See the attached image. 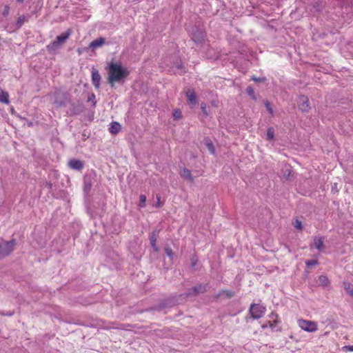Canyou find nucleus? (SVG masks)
Returning <instances> with one entry per match:
<instances>
[{
  "instance_id": "obj_1",
  "label": "nucleus",
  "mask_w": 353,
  "mask_h": 353,
  "mask_svg": "<svg viewBox=\"0 0 353 353\" xmlns=\"http://www.w3.org/2000/svg\"><path fill=\"white\" fill-rule=\"evenodd\" d=\"M108 81L114 87L115 83H123L126 77L129 75V71L122 66L120 62H111L108 66Z\"/></svg>"
},
{
  "instance_id": "obj_2",
  "label": "nucleus",
  "mask_w": 353,
  "mask_h": 353,
  "mask_svg": "<svg viewBox=\"0 0 353 353\" xmlns=\"http://www.w3.org/2000/svg\"><path fill=\"white\" fill-rule=\"evenodd\" d=\"M72 31L70 29H68L66 32L62 33L61 34L57 36L55 40L51 42L50 44L47 46V49L50 52H54L58 49L61 48V46L66 42L70 36Z\"/></svg>"
},
{
  "instance_id": "obj_3",
  "label": "nucleus",
  "mask_w": 353,
  "mask_h": 353,
  "mask_svg": "<svg viewBox=\"0 0 353 353\" xmlns=\"http://www.w3.org/2000/svg\"><path fill=\"white\" fill-rule=\"evenodd\" d=\"M16 241L12 239L9 241H0V259L8 256L14 248Z\"/></svg>"
},
{
  "instance_id": "obj_4",
  "label": "nucleus",
  "mask_w": 353,
  "mask_h": 353,
  "mask_svg": "<svg viewBox=\"0 0 353 353\" xmlns=\"http://www.w3.org/2000/svg\"><path fill=\"white\" fill-rule=\"evenodd\" d=\"M208 284H199L196 286H194L191 288H189L186 292L184 294H180L179 297H185L187 298L191 296H196L199 294H203L208 291Z\"/></svg>"
},
{
  "instance_id": "obj_5",
  "label": "nucleus",
  "mask_w": 353,
  "mask_h": 353,
  "mask_svg": "<svg viewBox=\"0 0 353 353\" xmlns=\"http://www.w3.org/2000/svg\"><path fill=\"white\" fill-rule=\"evenodd\" d=\"M265 310V307L263 305L260 304L252 303L250 305L249 313L250 314L252 319H259L264 315Z\"/></svg>"
},
{
  "instance_id": "obj_6",
  "label": "nucleus",
  "mask_w": 353,
  "mask_h": 353,
  "mask_svg": "<svg viewBox=\"0 0 353 353\" xmlns=\"http://www.w3.org/2000/svg\"><path fill=\"white\" fill-rule=\"evenodd\" d=\"M178 299L175 297H170L163 300L157 306L153 307L152 309L156 310H161L166 307H171L174 305L178 304Z\"/></svg>"
},
{
  "instance_id": "obj_7",
  "label": "nucleus",
  "mask_w": 353,
  "mask_h": 353,
  "mask_svg": "<svg viewBox=\"0 0 353 353\" xmlns=\"http://www.w3.org/2000/svg\"><path fill=\"white\" fill-rule=\"evenodd\" d=\"M205 32L203 30L197 27H194L192 29V39L194 43L197 44L202 43L205 40Z\"/></svg>"
},
{
  "instance_id": "obj_8",
  "label": "nucleus",
  "mask_w": 353,
  "mask_h": 353,
  "mask_svg": "<svg viewBox=\"0 0 353 353\" xmlns=\"http://www.w3.org/2000/svg\"><path fill=\"white\" fill-rule=\"evenodd\" d=\"M299 325L302 330L309 332L317 330L316 323L314 321L301 319L299 320Z\"/></svg>"
},
{
  "instance_id": "obj_9",
  "label": "nucleus",
  "mask_w": 353,
  "mask_h": 353,
  "mask_svg": "<svg viewBox=\"0 0 353 353\" xmlns=\"http://www.w3.org/2000/svg\"><path fill=\"white\" fill-rule=\"evenodd\" d=\"M67 98L64 93L61 91H56L53 96V103L57 107L65 105Z\"/></svg>"
},
{
  "instance_id": "obj_10",
  "label": "nucleus",
  "mask_w": 353,
  "mask_h": 353,
  "mask_svg": "<svg viewBox=\"0 0 353 353\" xmlns=\"http://www.w3.org/2000/svg\"><path fill=\"white\" fill-rule=\"evenodd\" d=\"M298 106L301 111L308 112L310 109L308 97L305 95L300 96L298 99Z\"/></svg>"
},
{
  "instance_id": "obj_11",
  "label": "nucleus",
  "mask_w": 353,
  "mask_h": 353,
  "mask_svg": "<svg viewBox=\"0 0 353 353\" xmlns=\"http://www.w3.org/2000/svg\"><path fill=\"white\" fill-rule=\"evenodd\" d=\"M269 316L270 320L268 321L265 323L263 324L261 327L263 329H265L269 326L272 330H274L279 322L277 320L278 316L276 314L272 312Z\"/></svg>"
},
{
  "instance_id": "obj_12",
  "label": "nucleus",
  "mask_w": 353,
  "mask_h": 353,
  "mask_svg": "<svg viewBox=\"0 0 353 353\" xmlns=\"http://www.w3.org/2000/svg\"><path fill=\"white\" fill-rule=\"evenodd\" d=\"M68 166L74 170H81L84 168V162L83 161L72 159L68 162Z\"/></svg>"
},
{
  "instance_id": "obj_13",
  "label": "nucleus",
  "mask_w": 353,
  "mask_h": 353,
  "mask_svg": "<svg viewBox=\"0 0 353 353\" xmlns=\"http://www.w3.org/2000/svg\"><path fill=\"white\" fill-rule=\"evenodd\" d=\"M159 230H154L150 234L149 236L150 245L154 249V251H158L159 248L157 245V236L159 235Z\"/></svg>"
},
{
  "instance_id": "obj_14",
  "label": "nucleus",
  "mask_w": 353,
  "mask_h": 353,
  "mask_svg": "<svg viewBox=\"0 0 353 353\" xmlns=\"http://www.w3.org/2000/svg\"><path fill=\"white\" fill-rule=\"evenodd\" d=\"M186 97L188 98L189 103L194 105L197 103V97L194 89H188V90L186 91Z\"/></svg>"
},
{
  "instance_id": "obj_15",
  "label": "nucleus",
  "mask_w": 353,
  "mask_h": 353,
  "mask_svg": "<svg viewBox=\"0 0 353 353\" xmlns=\"http://www.w3.org/2000/svg\"><path fill=\"white\" fill-rule=\"evenodd\" d=\"M101 77L98 70H93L92 72V81L97 89L100 88V81Z\"/></svg>"
},
{
  "instance_id": "obj_16",
  "label": "nucleus",
  "mask_w": 353,
  "mask_h": 353,
  "mask_svg": "<svg viewBox=\"0 0 353 353\" xmlns=\"http://www.w3.org/2000/svg\"><path fill=\"white\" fill-rule=\"evenodd\" d=\"M235 295V292L228 290H223L215 296V299H218L221 296H225V299H230Z\"/></svg>"
},
{
  "instance_id": "obj_17",
  "label": "nucleus",
  "mask_w": 353,
  "mask_h": 353,
  "mask_svg": "<svg viewBox=\"0 0 353 353\" xmlns=\"http://www.w3.org/2000/svg\"><path fill=\"white\" fill-rule=\"evenodd\" d=\"M314 246L319 250L322 251L324 248V237H317L315 236L314 238Z\"/></svg>"
},
{
  "instance_id": "obj_18",
  "label": "nucleus",
  "mask_w": 353,
  "mask_h": 353,
  "mask_svg": "<svg viewBox=\"0 0 353 353\" xmlns=\"http://www.w3.org/2000/svg\"><path fill=\"white\" fill-rule=\"evenodd\" d=\"M105 39L103 37H99L94 41H92L89 47L92 49H95L97 48L101 47L105 43Z\"/></svg>"
},
{
  "instance_id": "obj_19",
  "label": "nucleus",
  "mask_w": 353,
  "mask_h": 353,
  "mask_svg": "<svg viewBox=\"0 0 353 353\" xmlns=\"http://www.w3.org/2000/svg\"><path fill=\"white\" fill-rule=\"evenodd\" d=\"M121 130V125L116 121H112L109 128V131L112 134H117Z\"/></svg>"
},
{
  "instance_id": "obj_20",
  "label": "nucleus",
  "mask_w": 353,
  "mask_h": 353,
  "mask_svg": "<svg viewBox=\"0 0 353 353\" xmlns=\"http://www.w3.org/2000/svg\"><path fill=\"white\" fill-rule=\"evenodd\" d=\"M180 175L185 180L193 181V177L191 171L187 168H183L180 172Z\"/></svg>"
},
{
  "instance_id": "obj_21",
  "label": "nucleus",
  "mask_w": 353,
  "mask_h": 353,
  "mask_svg": "<svg viewBox=\"0 0 353 353\" xmlns=\"http://www.w3.org/2000/svg\"><path fill=\"white\" fill-rule=\"evenodd\" d=\"M30 16L22 15L20 16L16 22L15 26L17 29H19L25 22L28 21Z\"/></svg>"
},
{
  "instance_id": "obj_22",
  "label": "nucleus",
  "mask_w": 353,
  "mask_h": 353,
  "mask_svg": "<svg viewBox=\"0 0 353 353\" xmlns=\"http://www.w3.org/2000/svg\"><path fill=\"white\" fill-rule=\"evenodd\" d=\"M319 281L320 285L323 286H327L330 283L328 278L325 275H321L319 277Z\"/></svg>"
},
{
  "instance_id": "obj_23",
  "label": "nucleus",
  "mask_w": 353,
  "mask_h": 353,
  "mask_svg": "<svg viewBox=\"0 0 353 353\" xmlns=\"http://www.w3.org/2000/svg\"><path fill=\"white\" fill-rule=\"evenodd\" d=\"M0 101L8 104L9 103V95L6 92H1L0 94Z\"/></svg>"
},
{
  "instance_id": "obj_24",
  "label": "nucleus",
  "mask_w": 353,
  "mask_h": 353,
  "mask_svg": "<svg viewBox=\"0 0 353 353\" xmlns=\"http://www.w3.org/2000/svg\"><path fill=\"white\" fill-rule=\"evenodd\" d=\"M344 288L347 294L353 296V285L350 283H344Z\"/></svg>"
},
{
  "instance_id": "obj_25",
  "label": "nucleus",
  "mask_w": 353,
  "mask_h": 353,
  "mask_svg": "<svg viewBox=\"0 0 353 353\" xmlns=\"http://www.w3.org/2000/svg\"><path fill=\"white\" fill-rule=\"evenodd\" d=\"M83 110V106L81 104H78L77 105H74L71 112L72 114H78L81 113Z\"/></svg>"
},
{
  "instance_id": "obj_26",
  "label": "nucleus",
  "mask_w": 353,
  "mask_h": 353,
  "mask_svg": "<svg viewBox=\"0 0 353 353\" xmlns=\"http://www.w3.org/2000/svg\"><path fill=\"white\" fill-rule=\"evenodd\" d=\"M205 145L210 153L214 154L215 152V149L211 140L207 139L205 141Z\"/></svg>"
},
{
  "instance_id": "obj_27",
  "label": "nucleus",
  "mask_w": 353,
  "mask_h": 353,
  "mask_svg": "<svg viewBox=\"0 0 353 353\" xmlns=\"http://www.w3.org/2000/svg\"><path fill=\"white\" fill-rule=\"evenodd\" d=\"M274 138V130L273 128H269L267 130V139L271 141Z\"/></svg>"
},
{
  "instance_id": "obj_28",
  "label": "nucleus",
  "mask_w": 353,
  "mask_h": 353,
  "mask_svg": "<svg viewBox=\"0 0 353 353\" xmlns=\"http://www.w3.org/2000/svg\"><path fill=\"white\" fill-rule=\"evenodd\" d=\"M165 252L170 259H173L174 252L171 248H170L169 246L165 247Z\"/></svg>"
},
{
  "instance_id": "obj_29",
  "label": "nucleus",
  "mask_w": 353,
  "mask_h": 353,
  "mask_svg": "<svg viewBox=\"0 0 353 353\" xmlns=\"http://www.w3.org/2000/svg\"><path fill=\"white\" fill-rule=\"evenodd\" d=\"M91 187H92L91 182L90 181L85 180L84 181V187H83L84 191L86 192H88L90 190Z\"/></svg>"
},
{
  "instance_id": "obj_30",
  "label": "nucleus",
  "mask_w": 353,
  "mask_h": 353,
  "mask_svg": "<svg viewBox=\"0 0 353 353\" xmlns=\"http://www.w3.org/2000/svg\"><path fill=\"white\" fill-rule=\"evenodd\" d=\"M146 196L144 194H141L139 197V206L143 208L145 206Z\"/></svg>"
},
{
  "instance_id": "obj_31",
  "label": "nucleus",
  "mask_w": 353,
  "mask_h": 353,
  "mask_svg": "<svg viewBox=\"0 0 353 353\" xmlns=\"http://www.w3.org/2000/svg\"><path fill=\"white\" fill-rule=\"evenodd\" d=\"M318 261L316 260V259H313V260H307L305 261V264L307 265V268H310L311 266H313V265H318Z\"/></svg>"
},
{
  "instance_id": "obj_32",
  "label": "nucleus",
  "mask_w": 353,
  "mask_h": 353,
  "mask_svg": "<svg viewBox=\"0 0 353 353\" xmlns=\"http://www.w3.org/2000/svg\"><path fill=\"white\" fill-rule=\"evenodd\" d=\"M247 93L248 94L249 96H250L252 99H256L255 96H254V89L251 87V86H248L247 88Z\"/></svg>"
},
{
  "instance_id": "obj_33",
  "label": "nucleus",
  "mask_w": 353,
  "mask_h": 353,
  "mask_svg": "<svg viewBox=\"0 0 353 353\" xmlns=\"http://www.w3.org/2000/svg\"><path fill=\"white\" fill-rule=\"evenodd\" d=\"M105 329H125L123 325L115 326L114 323H110L108 325L104 327Z\"/></svg>"
},
{
  "instance_id": "obj_34",
  "label": "nucleus",
  "mask_w": 353,
  "mask_h": 353,
  "mask_svg": "<svg viewBox=\"0 0 353 353\" xmlns=\"http://www.w3.org/2000/svg\"><path fill=\"white\" fill-rule=\"evenodd\" d=\"M265 108H267V110L271 114H273V110H272V108L271 106V103L270 101H266L265 102Z\"/></svg>"
},
{
  "instance_id": "obj_35",
  "label": "nucleus",
  "mask_w": 353,
  "mask_h": 353,
  "mask_svg": "<svg viewBox=\"0 0 353 353\" xmlns=\"http://www.w3.org/2000/svg\"><path fill=\"white\" fill-rule=\"evenodd\" d=\"M201 110H202L203 113L205 116H208V112H207V105H206L205 103H201Z\"/></svg>"
},
{
  "instance_id": "obj_36",
  "label": "nucleus",
  "mask_w": 353,
  "mask_h": 353,
  "mask_svg": "<svg viewBox=\"0 0 353 353\" xmlns=\"http://www.w3.org/2000/svg\"><path fill=\"white\" fill-rule=\"evenodd\" d=\"M173 117L175 119H179L181 118V117H182L181 112L179 110H176L174 112Z\"/></svg>"
},
{
  "instance_id": "obj_37",
  "label": "nucleus",
  "mask_w": 353,
  "mask_h": 353,
  "mask_svg": "<svg viewBox=\"0 0 353 353\" xmlns=\"http://www.w3.org/2000/svg\"><path fill=\"white\" fill-rule=\"evenodd\" d=\"M294 226L295 228L298 229V230H301L302 229V223L301 221L296 219L294 223Z\"/></svg>"
},
{
  "instance_id": "obj_38",
  "label": "nucleus",
  "mask_w": 353,
  "mask_h": 353,
  "mask_svg": "<svg viewBox=\"0 0 353 353\" xmlns=\"http://www.w3.org/2000/svg\"><path fill=\"white\" fill-rule=\"evenodd\" d=\"M9 12H10V7L8 5L5 6L2 12V14L4 17H6L9 14Z\"/></svg>"
},
{
  "instance_id": "obj_39",
  "label": "nucleus",
  "mask_w": 353,
  "mask_h": 353,
  "mask_svg": "<svg viewBox=\"0 0 353 353\" xmlns=\"http://www.w3.org/2000/svg\"><path fill=\"white\" fill-rule=\"evenodd\" d=\"M252 79L255 81V82H264L266 79L265 77H253L252 78Z\"/></svg>"
},
{
  "instance_id": "obj_40",
  "label": "nucleus",
  "mask_w": 353,
  "mask_h": 353,
  "mask_svg": "<svg viewBox=\"0 0 353 353\" xmlns=\"http://www.w3.org/2000/svg\"><path fill=\"white\" fill-rule=\"evenodd\" d=\"M174 65L177 69H182L183 68V63H182V62L181 61H176L174 63Z\"/></svg>"
},
{
  "instance_id": "obj_41",
  "label": "nucleus",
  "mask_w": 353,
  "mask_h": 353,
  "mask_svg": "<svg viewBox=\"0 0 353 353\" xmlns=\"http://www.w3.org/2000/svg\"><path fill=\"white\" fill-rule=\"evenodd\" d=\"M343 350L345 352H353V345H345L343 347Z\"/></svg>"
},
{
  "instance_id": "obj_42",
  "label": "nucleus",
  "mask_w": 353,
  "mask_h": 353,
  "mask_svg": "<svg viewBox=\"0 0 353 353\" xmlns=\"http://www.w3.org/2000/svg\"><path fill=\"white\" fill-rule=\"evenodd\" d=\"M197 262H198V260H197L196 258L192 257V258L191 259V266H192V268H194V267H195V265H196Z\"/></svg>"
},
{
  "instance_id": "obj_43",
  "label": "nucleus",
  "mask_w": 353,
  "mask_h": 353,
  "mask_svg": "<svg viewBox=\"0 0 353 353\" xmlns=\"http://www.w3.org/2000/svg\"><path fill=\"white\" fill-rule=\"evenodd\" d=\"M162 206V203L160 201V197L157 196V207L160 208Z\"/></svg>"
},
{
  "instance_id": "obj_44",
  "label": "nucleus",
  "mask_w": 353,
  "mask_h": 353,
  "mask_svg": "<svg viewBox=\"0 0 353 353\" xmlns=\"http://www.w3.org/2000/svg\"><path fill=\"white\" fill-rule=\"evenodd\" d=\"M95 99V95L94 94H92L90 96L88 97V101H94Z\"/></svg>"
},
{
  "instance_id": "obj_45",
  "label": "nucleus",
  "mask_w": 353,
  "mask_h": 353,
  "mask_svg": "<svg viewBox=\"0 0 353 353\" xmlns=\"http://www.w3.org/2000/svg\"><path fill=\"white\" fill-rule=\"evenodd\" d=\"M46 186L48 187V188L51 189L52 188V183L50 182H46Z\"/></svg>"
},
{
  "instance_id": "obj_46",
  "label": "nucleus",
  "mask_w": 353,
  "mask_h": 353,
  "mask_svg": "<svg viewBox=\"0 0 353 353\" xmlns=\"http://www.w3.org/2000/svg\"><path fill=\"white\" fill-rule=\"evenodd\" d=\"M17 2H19V3H21V2H23L24 0H17Z\"/></svg>"
},
{
  "instance_id": "obj_47",
  "label": "nucleus",
  "mask_w": 353,
  "mask_h": 353,
  "mask_svg": "<svg viewBox=\"0 0 353 353\" xmlns=\"http://www.w3.org/2000/svg\"><path fill=\"white\" fill-rule=\"evenodd\" d=\"M12 313L6 314V315L11 316Z\"/></svg>"
},
{
  "instance_id": "obj_48",
  "label": "nucleus",
  "mask_w": 353,
  "mask_h": 353,
  "mask_svg": "<svg viewBox=\"0 0 353 353\" xmlns=\"http://www.w3.org/2000/svg\"><path fill=\"white\" fill-rule=\"evenodd\" d=\"M95 104H96V101H94V103H93V105L94 106V105H95Z\"/></svg>"
}]
</instances>
